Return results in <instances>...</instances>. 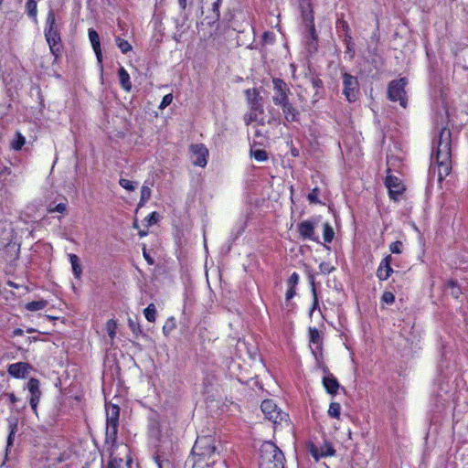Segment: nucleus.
Instances as JSON below:
<instances>
[{"instance_id": "f257e3e1", "label": "nucleus", "mask_w": 468, "mask_h": 468, "mask_svg": "<svg viewBox=\"0 0 468 468\" xmlns=\"http://www.w3.org/2000/svg\"><path fill=\"white\" fill-rule=\"evenodd\" d=\"M436 162L438 165V176L442 180L451 171V133L442 129L436 150Z\"/></svg>"}, {"instance_id": "f03ea898", "label": "nucleus", "mask_w": 468, "mask_h": 468, "mask_svg": "<svg viewBox=\"0 0 468 468\" xmlns=\"http://www.w3.org/2000/svg\"><path fill=\"white\" fill-rule=\"evenodd\" d=\"M284 455L276 445L267 442L262 446L260 468H284Z\"/></svg>"}, {"instance_id": "7ed1b4c3", "label": "nucleus", "mask_w": 468, "mask_h": 468, "mask_svg": "<svg viewBox=\"0 0 468 468\" xmlns=\"http://www.w3.org/2000/svg\"><path fill=\"white\" fill-rule=\"evenodd\" d=\"M216 439L211 435L198 436L192 449L191 456L207 461H215Z\"/></svg>"}, {"instance_id": "20e7f679", "label": "nucleus", "mask_w": 468, "mask_h": 468, "mask_svg": "<svg viewBox=\"0 0 468 468\" xmlns=\"http://www.w3.org/2000/svg\"><path fill=\"white\" fill-rule=\"evenodd\" d=\"M45 37L47 42L48 43L51 53L55 56H58V53L60 49V37L56 28V18L52 11H49L48 14L45 28Z\"/></svg>"}, {"instance_id": "39448f33", "label": "nucleus", "mask_w": 468, "mask_h": 468, "mask_svg": "<svg viewBox=\"0 0 468 468\" xmlns=\"http://www.w3.org/2000/svg\"><path fill=\"white\" fill-rule=\"evenodd\" d=\"M261 409L265 417L274 424H282L288 421V415L281 411L271 399L263 400Z\"/></svg>"}, {"instance_id": "423d86ee", "label": "nucleus", "mask_w": 468, "mask_h": 468, "mask_svg": "<svg viewBox=\"0 0 468 468\" xmlns=\"http://www.w3.org/2000/svg\"><path fill=\"white\" fill-rule=\"evenodd\" d=\"M407 80L401 78L398 80H393L389 83L388 89V99L392 101H399L401 107H407V95L405 86Z\"/></svg>"}, {"instance_id": "0eeeda50", "label": "nucleus", "mask_w": 468, "mask_h": 468, "mask_svg": "<svg viewBox=\"0 0 468 468\" xmlns=\"http://www.w3.org/2000/svg\"><path fill=\"white\" fill-rule=\"evenodd\" d=\"M120 409L116 405L106 406V434L108 437H114L117 433Z\"/></svg>"}, {"instance_id": "6e6552de", "label": "nucleus", "mask_w": 468, "mask_h": 468, "mask_svg": "<svg viewBox=\"0 0 468 468\" xmlns=\"http://www.w3.org/2000/svg\"><path fill=\"white\" fill-rule=\"evenodd\" d=\"M343 93L348 101H355L359 92L358 81L356 77L348 74H343Z\"/></svg>"}, {"instance_id": "1a4fd4ad", "label": "nucleus", "mask_w": 468, "mask_h": 468, "mask_svg": "<svg viewBox=\"0 0 468 468\" xmlns=\"http://www.w3.org/2000/svg\"><path fill=\"white\" fill-rule=\"evenodd\" d=\"M273 95L272 101L275 105L279 106L284 104L285 101H289L288 94L290 89L288 85L281 79H273Z\"/></svg>"}, {"instance_id": "9d476101", "label": "nucleus", "mask_w": 468, "mask_h": 468, "mask_svg": "<svg viewBox=\"0 0 468 468\" xmlns=\"http://www.w3.org/2000/svg\"><path fill=\"white\" fill-rule=\"evenodd\" d=\"M190 159L194 165L204 167L207 164L208 150L201 144H192L189 148Z\"/></svg>"}, {"instance_id": "9b49d317", "label": "nucleus", "mask_w": 468, "mask_h": 468, "mask_svg": "<svg viewBox=\"0 0 468 468\" xmlns=\"http://www.w3.org/2000/svg\"><path fill=\"white\" fill-rule=\"evenodd\" d=\"M386 186L388 188L389 196L392 199L397 200L405 190L402 181L397 176L388 175L386 178Z\"/></svg>"}, {"instance_id": "f8f14e48", "label": "nucleus", "mask_w": 468, "mask_h": 468, "mask_svg": "<svg viewBox=\"0 0 468 468\" xmlns=\"http://www.w3.org/2000/svg\"><path fill=\"white\" fill-rule=\"evenodd\" d=\"M33 369L32 366L25 362H17L9 365L8 373L16 378H26Z\"/></svg>"}, {"instance_id": "ddd939ff", "label": "nucleus", "mask_w": 468, "mask_h": 468, "mask_svg": "<svg viewBox=\"0 0 468 468\" xmlns=\"http://www.w3.org/2000/svg\"><path fill=\"white\" fill-rule=\"evenodd\" d=\"M309 452L311 455L318 461L320 458L328 457L335 455V450L329 442H324L323 445L317 447L312 444L309 447Z\"/></svg>"}, {"instance_id": "4468645a", "label": "nucleus", "mask_w": 468, "mask_h": 468, "mask_svg": "<svg viewBox=\"0 0 468 468\" xmlns=\"http://www.w3.org/2000/svg\"><path fill=\"white\" fill-rule=\"evenodd\" d=\"M309 340L312 353L317 358L318 354L322 352L323 337L316 328H309Z\"/></svg>"}, {"instance_id": "2eb2a0df", "label": "nucleus", "mask_w": 468, "mask_h": 468, "mask_svg": "<svg viewBox=\"0 0 468 468\" xmlns=\"http://www.w3.org/2000/svg\"><path fill=\"white\" fill-rule=\"evenodd\" d=\"M27 388L31 394L30 405H31L33 410L36 411L37 406L39 402V399H40V395H41V392L39 389V381L37 378H30L27 383Z\"/></svg>"}, {"instance_id": "dca6fc26", "label": "nucleus", "mask_w": 468, "mask_h": 468, "mask_svg": "<svg viewBox=\"0 0 468 468\" xmlns=\"http://www.w3.org/2000/svg\"><path fill=\"white\" fill-rule=\"evenodd\" d=\"M298 231L301 237H303V239H310L313 241H318V238L315 236L314 233V225L309 220L301 222L298 225Z\"/></svg>"}, {"instance_id": "f3484780", "label": "nucleus", "mask_w": 468, "mask_h": 468, "mask_svg": "<svg viewBox=\"0 0 468 468\" xmlns=\"http://www.w3.org/2000/svg\"><path fill=\"white\" fill-rule=\"evenodd\" d=\"M390 262H391L390 255L387 256L380 262V264L378 268V271H377V275L379 280H383V281L388 280L389 278V276L391 275L393 270L390 267Z\"/></svg>"}, {"instance_id": "a211bd4d", "label": "nucleus", "mask_w": 468, "mask_h": 468, "mask_svg": "<svg viewBox=\"0 0 468 468\" xmlns=\"http://www.w3.org/2000/svg\"><path fill=\"white\" fill-rule=\"evenodd\" d=\"M88 34H89V38H90V44L95 52L96 58L98 59V61L101 63L102 60V53H101V49L99 34L92 28L89 29Z\"/></svg>"}, {"instance_id": "6ab92c4d", "label": "nucleus", "mask_w": 468, "mask_h": 468, "mask_svg": "<svg viewBox=\"0 0 468 468\" xmlns=\"http://www.w3.org/2000/svg\"><path fill=\"white\" fill-rule=\"evenodd\" d=\"M279 106L282 108L284 118L287 122H295L297 120L299 112L289 101Z\"/></svg>"}, {"instance_id": "aec40b11", "label": "nucleus", "mask_w": 468, "mask_h": 468, "mask_svg": "<svg viewBox=\"0 0 468 468\" xmlns=\"http://www.w3.org/2000/svg\"><path fill=\"white\" fill-rule=\"evenodd\" d=\"M323 385L326 391L332 395H335L339 388V383L332 374L324 377Z\"/></svg>"}, {"instance_id": "412c9836", "label": "nucleus", "mask_w": 468, "mask_h": 468, "mask_svg": "<svg viewBox=\"0 0 468 468\" xmlns=\"http://www.w3.org/2000/svg\"><path fill=\"white\" fill-rule=\"evenodd\" d=\"M214 463L215 461H207L189 456L186 461V465L190 466V468H212Z\"/></svg>"}, {"instance_id": "4be33fe9", "label": "nucleus", "mask_w": 468, "mask_h": 468, "mask_svg": "<svg viewBox=\"0 0 468 468\" xmlns=\"http://www.w3.org/2000/svg\"><path fill=\"white\" fill-rule=\"evenodd\" d=\"M118 75H119V80H120V84H121L122 88L125 91H130L132 89V83L130 80L129 73L126 71V69L124 68L121 67L118 71Z\"/></svg>"}, {"instance_id": "5701e85b", "label": "nucleus", "mask_w": 468, "mask_h": 468, "mask_svg": "<svg viewBox=\"0 0 468 468\" xmlns=\"http://www.w3.org/2000/svg\"><path fill=\"white\" fill-rule=\"evenodd\" d=\"M12 176V170L10 167L3 166L0 169V190L7 184H13L14 181L9 177Z\"/></svg>"}, {"instance_id": "b1692460", "label": "nucleus", "mask_w": 468, "mask_h": 468, "mask_svg": "<svg viewBox=\"0 0 468 468\" xmlns=\"http://www.w3.org/2000/svg\"><path fill=\"white\" fill-rule=\"evenodd\" d=\"M26 137L20 132H16L14 138L10 141V148L19 151L26 144Z\"/></svg>"}, {"instance_id": "393cba45", "label": "nucleus", "mask_w": 468, "mask_h": 468, "mask_svg": "<svg viewBox=\"0 0 468 468\" xmlns=\"http://www.w3.org/2000/svg\"><path fill=\"white\" fill-rule=\"evenodd\" d=\"M262 114V110L258 107H252L250 112L244 116V122L250 125L252 122H259V116Z\"/></svg>"}, {"instance_id": "a878e982", "label": "nucleus", "mask_w": 468, "mask_h": 468, "mask_svg": "<svg viewBox=\"0 0 468 468\" xmlns=\"http://www.w3.org/2000/svg\"><path fill=\"white\" fill-rule=\"evenodd\" d=\"M69 259L72 267L74 276L76 278H80L82 273V269L80 264L79 257L75 254H69Z\"/></svg>"}, {"instance_id": "bb28decb", "label": "nucleus", "mask_w": 468, "mask_h": 468, "mask_svg": "<svg viewBox=\"0 0 468 468\" xmlns=\"http://www.w3.org/2000/svg\"><path fill=\"white\" fill-rule=\"evenodd\" d=\"M48 305L46 300L33 301L26 304V309L31 312H36L44 309Z\"/></svg>"}, {"instance_id": "cd10ccee", "label": "nucleus", "mask_w": 468, "mask_h": 468, "mask_svg": "<svg viewBox=\"0 0 468 468\" xmlns=\"http://www.w3.org/2000/svg\"><path fill=\"white\" fill-rule=\"evenodd\" d=\"M323 229H324V233H323L324 240L327 243L332 242V240L334 239V237H335V232H334L333 228L330 226L329 223H324L323 226Z\"/></svg>"}, {"instance_id": "c85d7f7f", "label": "nucleus", "mask_w": 468, "mask_h": 468, "mask_svg": "<svg viewBox=\"0 0 468 468\" xmlns=\"http://www.w3.org/2000/svg\"><path fill=\"white\" fill-rule=\"evenodd\" d=\"M144 316L149 322H154L156 318V308L154 303H150L144 311Z\"/></svg>"}, {"instance_id": "c756f323", "label": "nucleus", "mask_w": 468, "mask_h": 468, "mask_svg": "<svg viewBox=\"0 0 468 468\" xmlns=\"http://www.w3.org/2000/svg\"><path fill=\"white\" fill-rule=\"evenodd\" d=\"M131 460L123 461L122 459H112L109 463V468H131Z\"/></svg>"}, {"instance_id": "7c9ffc66", "label": "nucleus", "mask_w": 468, "mask_h": 468, "mask_svg": "<svg viewBox=\"0 0 468 468\" xmlns=\"http://www.w3.org/2000/svg\"><path fill=\"white\" fill-rule=\"evenodd\" d=\"M176 327V323L175 318L174 317L168 318L163 326L164 335H170L175 330Z\"/></svg>"}, {"instance_id": "2f4dec72", "label": "nucleus", "mask_w": 468, "mask_h": 468, "mask_svg": "<svg viewBox=\"0 0 468 468\" xmlns=\"http://www.w3.org/2000/svg\"><path fill=\"white\" fill-rule=\"evenodd\" d=\"M117 47L121 49V51L123 54H126L127 52L132 50V45L125 39H122L121 37H116L115 39Z\"/></svg>"}, {"instance_id": "473e14b6", "label": "nucleus", "mask_w": 468, "mask_h": 468, "mask_svg": "<svg viewBox=\"0 0 468 468\" xmlns=\"http://www.w3.org/2000/svg\"><path fill=\"white\" fill-rule=\"evenodd\" d=\"M341 406L337 402H332L328 409V415L332 418H340Z\"/></svg>"}, {"instance_id": "72a5a7b5", "label": "nucleus", "mask_w": 468, "mask_h": 468, "mask_svg": "<svg viewBox=\"0 0 468 468\" xmlns=\"http://www.w3.org/2000/svg\"><path fill=\"white\" fill-rule=\"evenodd\" d=\"M447 291L454 298H458L461 294L460 287L452 281L448 282Z\"/></svg>"}, {"instance_id": "f704fd0d", "label": "nucleus", "mask_w": 468, "mask_h": 468, "mask_svg": "<svg viewBox=\"0 0 468 468\" xmlns=\"http://www.w3.org/2000/svg\"><path fill=\"white\" fill-rule=\"evenodd\" d=\"M116 328L117 323L115 320L111 319L106 323V331L112 340H113L116 335Z\"/></svg>"}, {"instance_id": "c9c22d12", "label": "nucleus", "mask_w": 468, "mask_h": 468, "mask_svg": "<svg viewBox=\"0 0 468 468\" xmlns=\"http://www.w3.org/2000/svg\"><path fill=\"white\" fill-rule=\"evenodd\" d=\"M48 213L58 212V213L64 214L67 212V203L63 202V203H59L56 206L49 205L48 207Z\"/></svg>"}, {"instance_id": "e433bc0d", "label": "nucleus", "mask_w": 468, "mask_h": 468, "mask_svg": "<svg viewBox=\"0 0 468 468\" xmlns=\"http://www.w3.org/2000/svg\"><path fill=\"white\" fill-rule=\"evenodd\" d=\"M26 7L28 16L35 18L37 13V2L35 0H27Z\"/></svg>"}, {"instance_id": "4c0bfd02", "label": "nucleus", "mask_w": 468, "mask_h": 468, "mask_svg": "<svg viewBox=\"0 0 468 468\" xmlns=\"http://www.w3.org/2000/svg\"><path fill=\"white\" fill-rule=\"evenodd\" d=\"M250 154L254 157V159L259 162H263V161L267 160V158H268V154H267L266 151H264V150H261V149L251 150Z\"/></svg>"}, {"instance_id": "58836bf2", "label": "nucleus", "mask_w": 468, "mask_h": 468, "mask_svg": "<svg viewBox=\"0 0 468 468\" xmlns=\"http://www.w3.org/2000/svg\"><path fill=\"white\" fill-rule=\"evenodd\" d=\"M151 188L147 186H143L141 189V200L140 206H143L144 202H146L151 197Z\"/></svg>"}, {"instance_id": "ea45409f", "label": "nucleus", "mask_w": 468, "mask_h": 468, "mask_svg": "<svg viewBox=\"0 0 468 468\" xmlns=\"http://www.w3.org/2000/svg\"><path fill=\"white\" fill-rule=\"evenodd\" d=\"M119 184L126 190L133 191L135 189V185L133 181L128 179L121 178Z\"/></svg>"}, {"instance_id": "a19ab883", "label": "nucleus", "mask_w": 468, "mask_h": 468, "mask_svg": "<svg viewBox=\"0 0 468 468\" xmlns=\"http://www.w3.org/2000/svg\"><path fill=\"white\" fill-rule=\"evenodd\" d=\"M319 269H320L321 273H323V274H329V273H331L332 271H335V267L332 266L328 262H322L319 265Z\"/></svg>"}, {"instance_id": "79ce46f5", "label": "nucleus", "mask_w": 468, "mask_h": 468, "mask_svg": "<svg viewBox=\"0 0 468 468\" xmlns=\"http://www.w3.org/2000/svg\"><path fill=\"white\" fill-rule=\"evenodd\" d=\"M402 248H403V244L401 241H395V242H392L389 246V250L392 253H401L402 252Z\"/></svg>"}, {"instance_id": "37998d69", "label": "nucleus", "mask_w": 468, "mask_h": 468, "mask_svg": "<svg viewBox=\"0 0 468 468\" xmlns=\"http://www.w3.org/2000/svg\"><path fill=\"white\" fill-rule=\"evenodd\" d=\"M158 214L156 212L151 213L148 217L144 218V221L146 222V226H151L155 224L158 221Z\"/></svg>"}, {"instance_id": "c03bdc74", "label": "nucleus", "mask_w": 468, "mask_h": 468, "mask_svg": "<svg viewBox=\"0 0 468 468\" xmlns=\"http://www.w3.org/2000/svg\"><path fill=\"white\" fill-rule=\"evenodd\" d=\"M382 302L391 304L395 301V296L391 292H385L381 297Z\"/></svg>"}, {"instance_id": "a18cd8bd", "label": "nucleus", "mask_w": 468, "mask_h": 468, "mask_svg": "<svg viewBox=\"0 0 468 468\" xmlns=\"http://www.w3.org/2000/svg\"><path fill=\"white\" fill-rule=\"evenodd\" d=\"M172 101H173V95L171 93H168V94L165 95L163 97V100H162L160 105H159V108L160 109H165V107L170 105Z\"/></svg>"}, {"instance_id": "49530a36", "label": "nucleus", "mask_w": 468, "mask_h": 468, "mask_svg": "<svg viewBox=\"0 0 468 468\" xmlns=\"http://www.w3.org/2000/svg\"><path fill=\"white\" fill-rule=\"evenodd\" d=\"M299 282V275L296 272H293L289 280L288 283L291 285V287H294Z\"/></svg>"}, {"instance_id": "de8ad7c7", "label": "nucleus", "mask_w": 468, "mask_h": 468, "mask_svg": "<svg viewBox=\"0 0 468 468\" xmlns=\"http://www.w3.org/2000/svg\"><path fill=\"white\" fill-rule=\"evenodd\" d=\"M313 294H314V303H313V307L311 310V314L314 312V309H316L318 307V304H319L318 298H317L316 292H315L314 288L313 289Z\"/></svg>"}, {"instance_id": "09e8293b", "label": "nucleus", "mask_w": 468, "mask_h": 468, "mask_svg": "<svg viewBox=\"0 0 468 468\" xmlns=\"http://www.w3.org/2000/svg\"><path fill=\"white\" fill-rule=\"evenodd\" d=\"M295 295V290L293 287H290L286 292V300H291Z\"/></svg>"}, {"instance_id": "8fccbe9b", "label": "nucleus", "mask_w": 468, "mask_h": 468, "mask_svg": "<svg viewBox=\"0 0 468 468\" xmlns=\"http://www.w3.org/2000/svg\"><path fill=\"white\" fill-rule=\"evenodd\" d=\"M308 199L311 202H316V200H317L316 189H314L313 192L309 194Z\"/></svg>"}, {"instance_id": "3c124183", "label": "nucleus", "mask_w": 468, "mask_h": 468, "mask_svg": "<svg viewBox=\"0 0 468 468\" xmlns=\"http://www.w3.org/2000/svg\"><path fill=\"white\" fill-rule=\"evenodd\" d=\"M14 434H15V431H11V432L9 433L8 438H7V447L12 445Z\"/></svg>"}, {"instance_id": "603ef678", "label": "nucleus", "mask_w": 468, "mask_h": 468, "mask_svg": "<svg viewBox=\"0 0 468 468\" xmlns=\"http://www.w3.org/2000/svg\"><path fill=\"white\" fill-rule=\"evenodd\" d=\"M179 5L182 9L186 7V0H178Z\"/></svg>"}, {"instance_id": "864d4df0", "label": "nucleus", "mask_w": 468, "mask_h": 468, "mask_svg": "<svg viewBox=\"0 0 468 468\" xmlns=\"http://www.w3.org/2000/svg\"><path fill=\"white\" fill-rule=\"evenodd\" d=\"M129 324H130V327L132 328V330H133V332H135V330H136L137 326L134 324V323L133 322V320H132V319H129Z\"/></svg>"}, {"instance_id": "5fc2aeb1", "label": "nucleus", "mask_w": 468, "mask_h": 468, "mask_svg": "<svg viewBox=\"0 0 468 468\" xmlns=\"http://www.w3.org/2000/svg\"><path fill=\"white\" fill-rule=\"evenodd\" d=\"M322 84V81L321 80H314V87H320Z\"/></svg>"}, {"instance_id": "6e6d98bb", "label": "nucleus", "mask_w": 468, "mask_h": 468, "mask_svg": "<svg viewBox=\"0 0 468 468\" xmlns=\"http://www.w3.org/2000/svg\"><path fill=\"white\" fill-rule=\"evenodd\" d=\"M146 235H147V232H146V231H144V230H140V231H139V236H140V237H144V236H146Z\"/></svg>"}, {"instance_id": "4d7b16f0", "label": "nucleus", "mask_w": 468, "mask_h": 468, "mask_svg": "<svg viewBox=\"0 0 468 468\" xmlns=\"http://www.w3.org/2000/svg\"><path fill=\"white\" fill-rule=\"evenodd\" d=\"M22 333H23V331H22L21 329H16V330L15 331V334H16V335H22Z\"/></svg>"}, {"instance_id": "13d9d810", "label": "nucleus", "mask_w": 468, "mask_h": 468, "mask_svg": "<svg viewBox=\"0 0 468 468\" xmlns=\"http://www.w3.org/2000/svg\"><path fill=\"white\" fill-rule=\"evenodd\" d=\"M133 228H134V229H139V226H138V222H137V220H135V221L133 222Z\"/></svg>"}, {"instance_id": "bf43d9fd", "label": "nucleus", "mask_w": 468, "mask_h": 468, "mask_svg": "<svg viewBox=\"0 0 468 468\" xmlns=\"http://www.w3.org/2000/svg\"><path fill=\"white\" fill-rule=\"evenodd\" d=\"M10 399H11V400H12L13 402L16 400V399H15V396H14V395H11V396H10Z\"/></svg>"}, {"instance_id": "052dcab7", "label": "nucleus", "mask_w": 468, "mask_h": 468, "mask_svg": "<svg viewBox=\"0 0 468 468\" xmlns=\"http://www.w3.org/2000/svg\"><path fill=\"white\" fill-rule=\"evenodd\" d=\"M218 2L214 4V8H218Z\"/></svg>"}, {"instance_id": "680f3d73", "label": "nucleus", "mask_w": 468, "mask_h": 468, "mask_svg": "<svg viewBox=\"0 0 468 468\" xmlns=\"http://www.w3.org/2000/svg\"><path fill=\"white\" fill-rule=\"evenodd\" d=\"M144 255L145 259L148 260V255H146L145 252L144 253Z\"/></svg>"}, {"instance_id": "e2e57ef3", "label": "nucleus", "mask_w": 468, "mask_h": 468, "mask_svg": "<svg viewBox=\"0 0 468 468\" xmlns=\"http://www.w3.org/2000/svg\"><path fill=\"white\" fill-rule=\"evenodd\" d=\"M35 331L34 329H28L27 332L30 333V332H33Z\"/></svg>"}, {"instance_id": "0e129e2a", "label": "nucleus", "mask_w": 468, "mask_h": 468, "mask_svg": "<svg viewBox=\"0 0 468 468\" xmlns=\"http://www.w3.org/2000/svg\"><path fill=\"white\" fill-rule=\"evenodd\" d=\"M2 1H3V0H0V5L2 4Z\"/></svg>"}]
</instances>
